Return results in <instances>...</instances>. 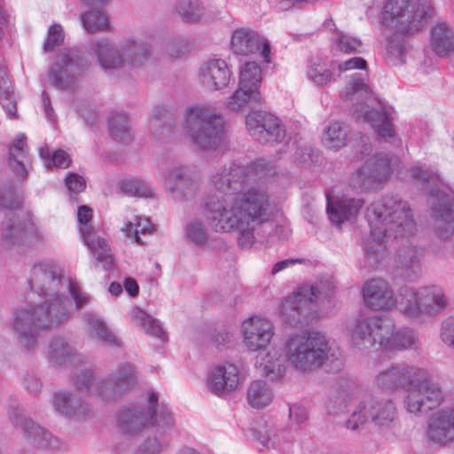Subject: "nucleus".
<instances>
[{"label":"nucleus","instance_id":"1","mask_svg":"<svg viewBox=\"0 0 454 454\" xmlns=\"http://www.w3.org/2000/svg\"><path fill=\"white\" fill-rule=\"evenodd\" d=\"M270 172V164L260 160L246 167L231 162L211 177L213 187L223 196L209 195L203 215L215 232H238V245L242 249L254 245L256 228L271 219L266 186Z\"/></svg>","mask_w":454,"mask_h":454},{"label":"nucleus","instance_id":"2","mask_svg":"<svg viewBox=\"0 0 454 454\" xmlns=\"http://www.w3.org/2000/svg\"><path fill=\"white\" fill-rule=\"evenodd\" d=\"M62 279L61 268L51 262L32 266L28 285L43 300L15 308L9 321V328L23 350L35 349L42 330L54 329L71 317L69 300L61 292L65 288Z\"/></svg>","mask_w":454,"mask_h":454},{"label":"nucleus","instance_id":"3","mask_svg":"<svg viewBox=\"0 0 454 454\" xmlns=\"http://www.w3.org/2000/svg\"><path fill=\"white\" fill-rule=\"evenodd\" d=\"M365 217L371 230L364 241L365 258L372 267H377L388 254V239L412 235L415 231L408 204L395 197L372 203Z\"/></svg>","mask_w":454,"mask_h":454},{"label":"nucleus","instance_id":"4","mask_svg":"<svg viewBox=\"0 0 454 454\" xmlns=\"http://www.w3.org/2000/svg\"><path fill=\"white\" fill-rule=\"evenodd\" d=\"M375 384L384 391L404 390L403 405L413 414L427 413L443 401L441 385L426 369L413 364H391L377 373Z\"/></svg>","mask_w":454,"mask_h":454},{"label":"nucleus","instance_id":"5","mask_svg":"<svg viewBox=\"0 0 454 454\" xmlns=\"http://www.w3.org/2000/svg\"><path fill=\"white\" fill-rule=\"evenodd\" d=\"M393 320L384 316H374L357 320L351 328V343L358 349L379 345L386 351L416 349L419 340L417 333L409 328L395 331Z\"/></svg>","mask_w":454,"mask_h":454},{"label":"nucleus","instance_id":"6","mask_svg":"<svg viewBox=\"0 0 454 454\" xmlns=\"http://www.w3.org/2000/svg\"><path fill=\"white\" fill-rule=\"evenodd\" d=\"M183 126L189 142L197 151L213 152L226 145L224 118L209 104L188 106L184 111Z\"/></svg>","mask_w":454,"mask_h":454},{"label":"nucleus","instance_id":"7","mask_svg":"<svg viewBox=\"0 0 454 454\" xmlns=\"http://www.w3.org/2000/svg\"><path fill=\"white\" fill-rule=\"evenodd\" d=\"M371 94L370 87L361 75L355 74L342 90L341 99L352 103L350 112L355 118L370 123L380 138L395 144V132L386 106L382 102L376 101Z\"/></svg>","mask_w":454,"mask_h":454},{"label":"nucleus","instance_id":"8","mask_svg":"<svg viewBox=\"0 0 454 454\" xmlns=\"http://www.w3.org/2000/svg\"><path fill=\"white\" fill-rule=\"evenodd\" d=\"M286 361L300 372H309L331 361L339 369L341 361L321 333L303 332L290 336L285 344Z\"/></svg>","mask_w":454,"mask_h":454},{"label":"nucleus","instance_id":"9","mask_svg":"<svg viewBox=\"0 0 454 454\" xmlns=\"http://www.w3.org/2000/svg\"><path fill=\"white\" fill-rule=\"evenodd\" d=\"M447 305L442 289L437 286L419 288L404 286L397 290L395 308L406 320L421 324L439 315Z\"/></svg>","mask_w":454,"mask_h":454},{"label":"nucleus","instance_id":"10","mask_svg":"<svg viewBox=\"0 0 454 454\" xmlns=\"http://www.w3.org/2000/svg\"><path fill=\"white\" fill-rule=\"evenodd\" d=\"M369 420L381 433H393L399 427L395 403L390 398H379L364 393L342 427L347 430L358 432Z\"/></svg>","mask_w":454,"mask_h":454},{"label":"nucleus","instance_id":"11","mask_svg":"<svg viewBox=\"0 0 454 454\" xmlns=\"http://www.w3.org/2000/svg\"><path fill=\"white\" fill-rule=\"evenodd\" d=\"M104 69H119L125 67H139L149 58V50L142 42L129 39L121 48L108 39L95 42L90 48Z\"/></svg>","mask_w":454,"mask_h":454},{"label":"nucleus","instance_id":"12","mask_svg":"<svg viewBox=\"0 0 454 454\" xmlns=\"http://www.w3.org/2000/svg\"><path fill=\"white\" fill-rule=\"evenodd\" d=\"M159 396L152 391L147 397L146 411L136 407L121 411L117 417V426L125 434L135 435L148 425L159 428H168L174 421L170 412L163 405L158 404Z\"/></svg>","mask_w":454,"mask_h":454},{"label":"nucleus","instance_id":"13","mask_svg":"<svg viewBox=\"0 0 454 454\" xmlns=\"http://www.w3.org/2000/svg\"><path fill=\"white\" fill-rule=\"evenodd\" d=\"M322 292L318 286L303 285L287 296L279 309L282 320L291 326L308 324L317 317L316 303Z\"/></svg>","mask_w":454,"mask_h":454},{"label":"nucleus","instance_id":"14","mask_svg":"<svg viewBox=\"0 0 454 454\" xmlns=\"http://www.w3.org/2000/svg\"><path fill=\"white\" fill-rule=\"evenodd\" d=\"M411 6L409 0H388L384 7V24L400 26L399 31L403 34L419 31L431 16L432 10L427 2H420L415 12L410 10Z\"/></svg>","mask_w":454,"mask_h":454},{"label":"nucleus","instance_id":"15","mask_svg":"<svg viewBox=\"0 0 454 454\" xmlns=\"http://www.w3.org/2000/svg\"><path fill=\"white\" fill-rule=\"evenodd\" d=\"M89 66L78 49H64L56 55L55 62L48 71L51 83L59 90H73L77 83V76Z\"/></svg>","mask_w":454,"mask_h":454},{"label":"nucleus","instance_id":"16","mask_svg":"<svg viewBox=\"0 0 454 454\" xmlns=\"http://www.w3.org/2000/svg\"><path fill=\"white\" fill-rule=\"evenodd\" d=\"M246 125L249 135L262 145L280 144L286 141V130L282 121L268 112L248 114Z\"/></svg>","mask_w":454,"mask_h":454},{"label":"nucleus","instance_id":"17","mask_svg":"<svg viewBox=\"0 0 454 454\" xmlns=\"http://www.w3.org/2000/svg\"><path fill=\"white\" fill-rule=\"evenodd\" d=\"M427 202L438 235L448 238L454 231V198L440 190H432Z\"/></svg>","mask_w":454,"mask_h":454},{"label":"nucleus","instance_id":"18","mask_svg":"<svg viewBox=\"0 0 454 454\" xmlns=\"http://www.w3.org/2000/svg\"><path fill=\"white\" fill-rule=\"evenodd\" d=\"M77 218L82 224L81 232L83 240L89 249H90L96 256V266L101 264L104 270L111 269L114 264V256L111 253V249L106 240L103 238L97 237L88 225V223L92 218V209L88 206L79 207Z\"/></svg>","mask_w":454,"mask_h":454},{"label":"nucleus","instance_id":"19","mask_svg":"<svg viewBox=\"0 0 454 454\" xmlns=\"http://www.w3.org/2000/svg\"><path fill=\"white\" fill-rule=\"evenodd\" d=\"M167 191L172 200H189L198 194L200 180L184 166H174L166 174Z\"/></svg>","mask_w":454,"mask_h":454},{"label":"nucleus","instance_id":"20","mask_svg":"<svg viewBox=\"0 0 454 454\" xmlns=\"http://www.w3.org/2000/svg\"><path fill=\"white\" fill-rule=\"evenodd\" d=\"M8 418L12 425L20 426L27 438H31L39 448L59 449L60 441L53 436L48 430L44 429L30 419L22 416V410L20 407H11L8 411Z\"/></svg>","mask_w":454,"mask_h":454},{"label":"nucleus","instance_id":"21","mask_svg":"<svg viewBox=\"0 0 454 454\" xmlns=\"http://www.w3.org/2000/svg\"><path fill=\"white\" fill-rule=\"evenodd\" d=\"M426 436L428 442L447 446L454 442V408H444L431 415Z\"/></svg>","mask_w":454,"mask_h":454},{"label":"nucleus","instance_id":"22","mask_svg":"<svg viewBox=\"0 0 454 454\" xmlns=\"http://www.w3.org/2000/svg\"><path fill=\"white\" fill-rule=\"evenodd\" d=\"M231 50L238 55H249L260 51L266 63L270 61V48L268 41L258 32L250 28H238L232 33Z\"/></svg>","mask_w":454,"mask_h":454},{"label":"nucleus","instance_id":"23","mask_svg":"<svg viewBox=\"0 0 454 454\" xmlns=\"http://www.w3.org/2000/svg\"><path fill=\"white\" fill-rule=\"evenodd\" d=\"M239 384V369L231 363H224L213 367L207 379V389L219 397L226 396L235 391Z\"/></svg>","mask_w":454,"mask_h":454},{"label":"nucleus","instance_id":"24","mask_svg":"<svg viewBox=\"0 0 454 454\" xmlns=\"http://www.w3.org/2000/svg\"><path fill=\"white\" fill-rule=\"evenodd\" d=\"M244 343L250 350L265 348L273 337V325L266 318L251 317L242 324Z\"/></svg>","mask_w":454,"mask_h":454},{"label":"nucleus","instance_id":"25","mask_svg":"<svg viewBox=\"0 0 454 454\" xmlns=\"http://www.w3.org/2000/svg\"><path fill=\"white\" fill-rule=\"evenodd\" d=\"M29 212L23 209L9 211L2 225L1 242L4 247L22 244L27 239Z\"/></svg>","mask_w":454,"mask_h":454},{"label":"nucleus","instance_id":"26","mask_svg":"<svg viewBox=\"0 0 454 454\" xmlns=\"http://www.w3.org/2000/svg\"><path fill=\"white\" fill-rule=\"evenodd\" d=\"M357 385L350 379H340L328 394L325 407L329 414L338 415L347 411L356 398L360 399Z\"/></svg>","mask_w":454,"mask_h":454},{"label":"nucleus","instance_id":"27","mask_svg":"<svg viewBox=\"0 0 454 454\" xmlns=\"http://www.w3.org/2000/svg\"><path fill=\"white\" fill-rule=\"evenodd\" d=\"M363 298L366 307L375 310H387L395 307V296L391 286L381 278H372L364 283Z\"/></svg>","mask_w":454,"mask_h":454},{"label":"nucleus","instance_id":"28","mask_svg":"<svg viewBox=\"0 0 454 454\" xmlns=\"http://www.w3.org/2000/svg\"><path fill=\"white\" fill-rule=\"evenodd\" d=\"M52 405L57 412L75 420L85 419L91 415L90 404L74 392L59 391L55 393Z\"/></svg>","mask_w":454,"mask_h":454},{"label":"nucleus","instance_id":"29","mask_svg":"<svg viewBox=\"0 0 454 454\" xmlns=\"http://www.w3.org/2000/svg\"><path fill=\"white\" fill-rule=\"evenodd\" d=\"M201 83L208 90H217L226 87L230 82L231 71L225 60L212 59L204 62L199 70Z\"/></svg>","mask_w":454,"mask_h":454},{"label":"nucleus","instance_id":"30","mask_svg":"<svg viewBox=\"0 0 454 454\" xmlns=\"http://www.w3.org/2000/svg\"><path fill=\"white\" fill-rule=\"evenodd\" d=\"M137 383L135 370L131 364L120 365L113 375L106 380L103 400H112L129 390Z\"/></svg>","mask_w":454,"mask_h":454},{"label":"nucleus","instance_id":"31","mask_svg":"<svg viewBox=\"0 0 454 454\" xmlns=\"http://www.w3.org/2000/svg\"><path fill=\"white\" fill-rule=\"evenodd\" d=\"M326 211L331 222L335 225H340L344 221L356 218L359 213L364 200L342 196L331 198L326 196Z\"/></svg>","mask_w":454,"mask_h":454},{"label":"nucleus","instance_id":"32","mask_svg":"<svg viewBox=\"0 0 454 454\" xmlns=\"http://www.w3.org/2000/svg\"><path fill=\"white\" fill-rule=\"evenodd\" d=\"M251 434L258 444L264 449L280 448L291 441V433L286 428H277L265 421H258L251 428Z\"/></svg>","mask_w":454,"mask_h":454},{"label":"nucleus","instance_id":"33","mask_svg":"<svg viewBox=\"0 0 454 454\" xmlns=\"http://www.w3.org/2000/svg\"><path fill=\"white\" fill-rule=\"evenodd\" d=\"M49 356L57 366L67 367L79 361L76 349L63 337L53 338L49 346Z\"/></svg>","mask_w":454,"mask_h":454},{"label":"nucleus","instance_id":"34","mask_svg":"<svg viewBox=\"0 0 454 454\" xmlns=\"http://www.w3.org/2000/svg\"><path fill=\"white\" fill-rule=\"evenodd\" d=\"M430 45L439 57H447L454 52V33L444 23H439L431 31Z\"/></svg>","mask_w":454,"mask_h":454},{"label":"nucleus","instance_id":"35","mask_svg":"<svg viewBox=\"0 0 454 454\" xmlns=\"http://www.w3.org/2000/svg\"><path fill=\"white\" fill-rule=\"evenodd\" d=\"M83 320L87 325L89 334L102 344L106 346H120V340L115 337L113 332L107 327L106 324L92 313H85Z\"/></svg>","mask_w":454,"mask_h":454},{"label":"nucleus","instance_id":"36","mask_svg":"<svg viewBox=\"0 0 454 454\" xmlns=\"http://www.w3.org/2000/svg\"><path fill=\"white\" fill-rule=\"evenodd\" d=\"M27 160L26 137L22 134L13 141L12 145L9 148L8 163L16 176L23 179L27 176Z\"/></svg>","mask_w":454,"mask_h":454},{"label":"nucleus","instance_id":"37","mask_svg":"<svg viewBox=\"0 0 454 454\" xmlns=\"http://www.w3.org/2000/svg\"><path fill=\"white\" fill-rule=\"evenodd\" d=\"M349 135L350 132L344 123L334 121L325 128L322 141L327 148L340 150L349 142Z\"/></svg>","mask_w":454,"mask_h":454},{"label":"nucleus","instance_id":"38","mask_svg":"<svg viewBox=\"0 0 454 454\" xmlns=\"http://www.w3.org/2000/svg\"><path fill=\"white\" fill-rule=\"evenodd\" d=\"M262 102L259 90H251L239 84V88L230 96L225 103L231 111H239L247 106H255Z\"/></svg>","mask_w":454,"mask_h":454},{"label":"nucleus","instance_id":"39","mask_svg":"<svg viewBox=\"0 0 454 454\" xmlns=\"http://www.w3.org/2000/svg\"><path fill=\"white\" fill-rule=\"evenodd\" d=\"M176 119L165 108H159L150 121V129L158 139H168L176 128Z\"/></svg>","mask_w":454,"mask_h":454},{"label":"nucleus","instance_id":"40","mask_svg":"<svg viewBox=\"0 0 454 454\" xmlns=\"http://www.w3.org/2000/svg\"><path fill=\"white\" fill-rule=\"evenodd\" d=\"M74 384L78 390L84 391L90 395H98L103 399L105 379L96 376L90 369L78 372Z\"/></svg>","mask_w":454,"mask_h":454},{"label":"nucleus","instance_id":"41","mask_svg":"<svg viewBox=\"0 0 454 454\" xmlns=\"http://www.w3.org/2000/svg\"><path fill=\"white\" fill-rule=\"evenodd\" d=\"M174 11L184 22L190 24L200 22L205 13L200 0H177Z\"/></svg>","mask_w":454,"mask_h":454},{"label":"nucleus","instance_id":"42","mask_svg":"<svg viewBox=\"0 0 454 454\" xmlns=\"http://www.w3.org/2000/svg\"><path fill=\"white\" fill-rule=\"evenodd\" d=\"M247 398L252 407L261 409L271 403L273 392L266 382L254 380L248 387Z\"/></svg>","mask_w":454,"mask_h":454},{"label":"nucleus","instance_id":"43","mask_svg":"<svg viewBox=\"0 0 454 454\" xmlns=\"http://www.w3.org/2000/svg\"><path fill=\"white\" fill-rule=\"evenodd\" d=\"M0 103L10 118H18L17 102L4 67H0Z\"/></svg>","mask_w":454,"mask_h":454},{"label":"nucleus","instance_id":"44","mask_svg":"<svg viewBox=\"0 0 454 454\" xmlns=\"http://www.w3.org/2000/svg\"><path fill=\"white\" fill-rule=\"evenodd\" d=\"M391 161L392 159L388 154L379 153L373 155L372 158L369 159L364 164H370L368 166V171L371 175V178L374 183H379L386 180L391 173Z\"/></svg>","mask_w":454,"mask_h":454},{"label":"nucleus","instance_id":"45","mask_svg":"<svg viewBox=\"0 0 454 454\" xmlns=\"http://www.w3.org/2000/svg\"><path fill=\"white\" fill-rule=\"evenodd\" d=\"M84 29L90 34L107 31L110 27L107 16L99 9H90L81 14Z\"/></svg>","mask_w":454,"mask_h":454},{"label":"nucleus","instance_id":"46","mask_svg":"<svg viewBox=\"0 0 454 454\" xmlns=\"http://www.w3.org/2000/svg\"><path fill=\"white\" fill-rule=\"evenodd\" d=\"M109 133L111 137L121 142H129L131 140V132L129 118L122 113H113L109 116Z\"/></svg>","mask_w":454,"mask_h":454},{"label":"nucleus","instance_id":"47","mask_svg":"<svg viewBox=\"0 0 454 454\" xmlns=\"http://www.w3.org/2000/svg\"><path fill=\"white\" fill-rule=\"evenodd\" d=\"M132 319L136 324L141 325L147 334L157 337L161 340H167V333L161 327L160 322L146 314L144 310L135 308L132 311Z\"/></svg>","mask_w":454,"mask_h":454},{"label":"nucleus","instance_id":"48","mask_svg":"<svg viewBox=\"0 0 454 454\" xmlns=\"http://www.w3.org/2000/svg\"><path fill=\"white\" fill-rule=\"evenodd\" d=\"M261 82L262 69L256 62H247L240 67L239 84L251 90H259Z\"/></svg>","mask_w":454,"mask_h":454},{"label":"nucleus","instance_id":"49","mask_svg":"<svg viewBox=\"0 0 454 454\" xmlns=\"http://www.w3.org/2000/svg\"><path fill=\"white\" fill-rule=\"evenodd\" d=\"M122 231L126 233V236L134 239L137 244L144 245L145 241L141 239L139 233L143 235L152 234L155 231V227L148 218L135 216L134 222L130 221L126 223Z\"/></svg>","mask_w":454,"mask_h":454},{"label":"nucleus","instance_id":"50","mask_svg":"<svg viewBox=\"0 0 454 454\" xmlns=\"http://www.w3.org/2000/svg\"><path fill=\"white\" fill-rule=\"evenodd\" d=\"M256 364L262 368V372L271 380L279 379L284 373L282 361L277 352L267 353L261 358H257Z\"/></svg>","mask_w":454,"mask_h":454},{"label":"nucleus","instance_id":"51","mask_svg":"<svg viewBox=\"0 0 454 454\" xmlns=\"http://www.w3.org/2000/svg\"><path fill=\"white\" fill-rule=\"evenodd\" d=\"M420 251L412 245L401 247L396 255L398 266L416 273L420 268Z\"/></svg>","mask_w":454,"mask_h":454},{"label":"nucleus","instance_id":"52","mask_svg":"<svg viewBox=\"0 0 454 454\" xmlns=\"http://www.w3.org/2000/svg\"><path fill=\"white\" fill-rule=\"evenodd\" d=\"M185 233L187 239L197 246H203L207 242V229L199 219H192L187 223Z\"/></svg>","mask_w":454,"mask_h":454},{"label":"nucleus","instance_id":"53","mask_svg":"<svg viewBox=\"0 0 454 454\" xmlns=\"http://www.w3.org/2000/svg\"><path fill=\"white\" fill-rule=\"evenodd\" d=\"M370 164H364L353 172L348 178V185L355 191L363 192L374 184V181L371 178L368 171Z\"/></svg>","mask_w":454,"mask_h":454},{"label":"nucleus","instance_id":"54","mask_svg":"<svg viewBox=\"0 0 454 454\" xmlns=\"http://www.w3.org/2000/svg\"><path fill=\"white\" fill-rule=\"evenodd\" d=\"M405 51L406 48L403 36L396 35L389 37L387 44V55L393 65L403 63Z\"/></svg>","mask_w":454,"mask_h":454},{"label":"nucleus","instance_id":"55","mask_svg":"<svg viewBox=\"0 0 454 454\" xmlns=\"http://www.w3.org/2000/svg\"><path fill=\"white\" fill-rule=\"evenodd\" d=\"M65 35L59 24H53L48 28L47 38L43 43L44 52H51L64 42Z\"/></svg>","mask_w":454,"mask_h":454},{"label":"nucleus","instance_id":"56","mask_svg":"<svg viewBox=\"0 0 454 454\" xmlns=\"http://www.w3.org/2000/svg\"><path fill=\"white\" fill-rule=\"evenodd\" d=\"M337 49L344 53H355L361 48V41L356 37L344 35L342 32L336 31L334 40Z\"/></svg>","mask_w":454,"mask_h":454},{"label":"nucleus","instance_id":"57","mask_svg":"<svg viewBox=\"0 0 454 454\" xmlns=\"http://www.w3.org/2000/svg\"><path fill=\"white\" fill-rule=\"evenodd\" d=\"M192 48L189 37L178 35L172 38L167 46V51L172 58H179L190 51Z\"/></svg>","mask_w":454,"mask_h":454},{"label":"nucleus","instance_id":"58","mask_svg":"<svg viewBox=\"0 0 454 454\" xmlns=\"http://www.w3.org/2000/svg\"><path fill=\"white\" fill-rule=\"evenodd\" d=\"M308 74L309 78L318 86H325L333 79L332 71L323 69L319 66L312 65Z\"/></svg>","mask_w":454,"mask_h":454},{"label":"nucleus","instance_id":"59","mask_svg":"<svg viewBox=\"0 0 454 454\" xmlns=\"http://www.w3.org/2000/svg\"><path fill=\"white\" fill-rule=\"evenodd\" d=\"M289 418L293 424L303 425L309 420V414L305 406L293 403L289 406Z\"/></svg>","mask_w":454,"mask_h":454},{"label":"nucleus","instance_id":"60","mask_svg":"<svg viewBox=\"0 0 454 454\" xmlns=\"http://www.w3.org/2000/svg\"><path fill=\"white\" fill-rule=\"evenodd\" d=\"M314 149L311 146H300L296 149L294 160L301 166H309L314 162Z\"/></svg>","mask_w":454,"mask_h":454},{"label":"nucleus","instance_id":"61","mask_svg":"<svg viewBox=\"0 0 454 454\" xmlns=\"http://www.w3.org/2000/svg\"><path fill=\"white\" fill-rule=\"evenodd\" d=\"M69 294L75 303L76 309H81L89 302V296L83 293L77 283L69 282L68 284Z\"/></svg>","mask_w":454,"mask_h":454},{"label":"nucleus","instance_id":"62","mask_svg":"<svg viewBox=\"0 0 454 454\" xmlns=\"http://www.w3.org/2000/svg\"><path fill=\"white\" fill-rule=\"evenodd\" d=\"M20 204V194L17 188L11 189L6 192H2L0 194V207H4L6 208L17 207Z\"/></svg>","mask_w":454,"mask_h":454},{"label":"nucleus","instance_id":"63","mask_svg":"<svg viewBox=\"0 0 454 454\" xmlns=\"http://www.w3.org/2000/svg\"><path fill=\"white\" fill-rule=\"evenodd\" d=\"M65 184L73 193H80L84 191L86 187L84 178L75 173H69L65 179Z\"/></svg>","mask_w":454,"mask_h":454},{"label":"nucleus","instance_id":"64","mask_svg":"<svg viewBox=\"0 0 454 454\" xmlns=\"http://www.w3.org/2000/svg\"><path fill=\"white\" fill-rule=\"evenodd\" d=\"M442 340L448 346L454 348V317L443 321L441 329Z\"/></svg>","mask_w":454,"mask_h":454}]
</instances>
